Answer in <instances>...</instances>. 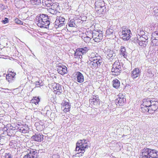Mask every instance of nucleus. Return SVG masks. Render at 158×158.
Wrapping results in <instances>:
<instances>
[{
  "label": "nucleus",
  "instance_id": "obj_8",
  "mask_svg": "<svg viewBox=\"0 0 158 158\" xmlns=\"http://www.w3.org/2000/svg\"><path fill=\"white\" fill-rule=\"evenodd\" d=\"M148 103L145 104L148 105L150 109L151 112L150 113H153L152 111H155L158 108V102L153 100V99H151L150 98H147Z\"/></svg>",
  "mask_w": 158,
  "mask_h": 158
},
{
  "label": "nucleus",
  "instance_id": "obj_40",
  "mask_svg": "<svg viewBox=\"0 0 158 158\" xmlns=\"http://www.w3.org/2000/svg\"><path fill=\"white\" fill-rule=\"evenodd\" d=\"M0 7L2 10H4L7 8L8 6L6 5H4L2 4H0Z\"/></svg>",
  "mask_w": 158,
  "mask_h": 158
},
{
  "label": "nucleus",
  "instance_id": "obj_21",
  "mask_svg": "<svg viewBox=\"0 0 158 158\" xmlns=\"http://www.w3.org/2000/svg\"><path fill=\"white\" fill-rule=\"evenodd\" d=\"M57 71L58 73L61 75H64L67 73V67L65 66H63V67L61 68H57Z\"/></svg>",
  "mask_w": 158,
  "mask_h": 158
},
{
  "label": "nucleus",
  "instance_id": "obj_45",
  "mask_svg": "<svg viewBox=\"0 0 158 158\" xmlns=\"http://www.w3.org/2000/svg\"><path fill=\"white\" fill-rule=\"evenodd\" d=\"M10 74V76H11L12 77L14 78L15 76L16 75V73H14V72H12Z\"/></svg>",
  "mask_w": 158,
  "mask_h": 158
},
{
  "label": "nucleus",
  "instance_id": "obj_42",
  "mask_svg": "<svg viewBox=\"0 0 158 158\" xmlns=\"http://www.w3.org/2000/svg\"><path fill=\"white\" fill-rule=\"evenodd\" d=\"M49 11L52 14H56L57 11L56 10L52 9V8H51L49 9Z\"/></svg>",
  "mask_w": 158,
  "mask_h": 158
},
{
  "label": "nucleus",
  "instance_id": "obj_44",
  "mask_svg": "<svg viewBox=\"0 0 158 158\" xmlns=\"http://www.w3.org/2000/svg\"><path fill=\"white\" fill-rule=\"evenodd\" d=\"M63 65H62V64L61 63H59L56 64V67H58V68H60L63 67Z\"/></svg>",
  "mask_w": 158,
  "mask_h": 158
},
{
  "label": "nucleus",
  "instance_id": "obj_26",
  "mask_svg": "<svg viewBox=\"0 0 158 158\" xmlns=\"http://www.w3.org/2000/svg\"><path fill=\"white\" fill-rule=\"evenodd\" d=\"M29 2L34 7L40 5L41 2V0H31Z\"/></svg>",
  "mask_w": 158,
  "mask_h": 158
},
{
  "label": "nucleus",
  "instance_id": "obj_36",
  "mask_svg": "<svg viewBox=\"0 0 158 158\" xmlns=\"http://www.w3.org/2000/svg\"><path fill=\"white\" fill-rule=\"evenodd\" d=\"M153 10L154 15L156 16H158V8L157 7L155 8Z\"/></svg>",
  "mask_w": 158,
  "mask_h": 158
},
{
  "label": "nucleus",
  "instance_id": "obj_23",
  "mask_svg": "<svg viewBox=\"0 0 158 158\" xmlns=\"http://www.w3.org/2000/svg\"><path fill=\"white\" fill-rule=\"evenodd\" d=\"M120 54L123 56L124 58H126L127 56V53L126 51L125 48L121 46L119 50Z\"/></svg>",
  "mask_w": 158,
  "mask_h": 158
},
{
  "label": "nucleus",
  "instance_id": "obj_47",
  "mask_svg": "<svg viewBox=\"0 0 158 158\" xmlns=\"http://www.w3.org/2000/svg\"><path fill=\"white\" fill-rule=\"evenodd\" d=\"M23 127H21V128L19 129V131L21 132L22 133L23 129Z\"/></svg>",
  "mask_w": 158,
  "mask_h": 158
},
{
  "label": "nucleus",
  "instance_id": "obj_34",
  "mask_svg": "<svg viewBox=\"0 0 158 158\" xmlns=\"http://www.w3.org/2000/svg\"><path fill=\"white\" fill-rule=\"evenodd\" d=\"M158 35V30L156 31L153 33L151 36V40H152L154 37H156Z\"/></svg>",
  "mask_w": 158,
  "mask_h": 158
},
{
  "label": "nucleus",
  "instance_id": "obj_52",
  "mask_svg": "<svg viewBox=\"0 0 158 158\" xmlns=\"http://www.w3.org/2000/svg\"><path fill=\"white\" fill-rule=\"evenodd\" d=\"M32 54L33 55V57L35 58V56L33 53H32Z\"/></svg>",
  "mask_w": 158,
  "mask_h": 158
},
{
  "label": "nucleus",
  "instance_id": "obj_46",
  "mask_svg": "<svg viewBox=\"0 0 158 158\" xmlns=\"http://www.w3.org/2000/svg\"><path fill=\"white\" fill-rule=\"evenodd\" d=\"M52 158H60L59 156L56 155H53L52 156Z\"/></svg>",
  "mask_w": 158,
  "mask_h": 158
},
{
  "label": "nucleus",
  "instance_id": "obj_7",
  "mask_svg": "<svg viewBox=\"0 0 158 158\" xmlns=\"http://www.w3.org/2000/svg\"><path fill=\"white\" fill-rule=\"evenodd\" d=\"M131 30L125 26L122 27L121 37L124 40H127L131 38Z\"/></svg>",
  "mask_w": 158,
  "mask_h": 158
},
{
  "label": "nucleus",
  "instance_id": "obj_1",
  "mask_svg": "<svg viewBox=\"0 0 158 158\" xmlns=\"http://www.w3.org/2000/svg\"><path fill=\"white\" fill-rule=\"evenodd\" d=\"M35 23L39 27L47 29L49 28L50 19L47 15L42 14L40 16L38 15L35 18Z\"/></svg>",
  "mask_w": 158,
  "mask_h": 158
},
{
  "label": "nucleus",
  "instance_id": "obj_3",
  "mask_svg": "<svg viewBox=\"0 0 158 158\" xmlns=\"http://www.w3.org/2000/svg\"><path fill=\"white\" fill-rule=\"evenodd\" d=\"M88 147L87 142L85 139L78 140L76 143V151L78 152L76 154L77 156H82L85 151V149Z\"/></svg>",
  "mask_w": 158,
  "mask_h": 158
},
{
  "label": "nucleus",
  "instance_id": "obj_16",
  "mask_svg": "<svg viewBox=\"0 0 158 158\" xmlns=\"http://www.w3.org/2000/svg\"><path fill=\"white\" fill-rule=\"evenodd\" d=\"M140 73L138 68H135L131 71V77L133 79H135L140 76Z\"/></svg>",
  "mask_w": 158,
  "mask_h": 158
},
{
  "label": "nucleus",
  "instance_id": "obj_17",
  "mask_svg": "<svg viewBox=\"0 0 158 158\" xmlns=\"http://www.w3.org/2000/svg\"><path fill=\"white\" fill-rule=\"evenodd\" d=\"M115 103L117 105H118L119 106H123L125 104L126 99L123 97H118L115 101Z\"/></svg>",
  "mask_w": 158,
  "mask_h": 158
},
{
  "label": "nucleus",
  "instance_id": "obj_27",
  "mask_svg": "<svg viewBox=\"0 0 158 158\" xmlns=\"http://www.w3.org/2000/svg\"><path fill=\"white\" fill-rule=\"evenodd\" d=\"M113 85L114 87L117 89L120 86V82L117 79L114 80L113 81Z\"/></svg>",
  "mask_w": 158,
  "mask_h": 158
},
{
  "label": "nucleus",
  "instance_id": "obj_41",
  "mask_svg": "<svg viewBox=\"0 0 158 158\" xmlns=\"http://www.w3.org/2000/svg\"><path fill=\"white\" fill-rule=\"evenodd\" d=\"M2 22L4 24H6L9 22L8 19L5 18L2 21Z\"/></svg>",
  "mask_w": 158,
  "mask_h": 158
},
{
  "label": "nucleus",
  "instance_id": "obj_9",
  "mask_svg": "<svg viewBox=\"0 0 158 158\" xmlns=\"http://www.w3.org/2000/svg\"><path fill=\"white\" fill-rule=\"evenodd\" d=\"M137 40V42L139 45L143 48L146 47L148 44V38L146 35H143L142 36H139V38Z\"/></svg>",
  "mask_w": 158,
  "mask_h": 158
},
{
  "label": "nucleus",
  "instance_id": "obj_38",
  "mask_svg": "<svg viewBox=\"0 0 158 158\" xmlns=\"http://www.w3.org/2000/svg\"><path fill=\"white\" fill-rule=\"evenodd\" d=\"M92 37V35H91L90 37H85L84 39V40L85 42H88L91 39V38Z\"/></svg>",
  "mask_w": 158,
  "mask_h": 158
},
{
  "label": "nucleus",
  "instance_id": "obj_31",
  "mask_svg": "<svg viewBox=\"0 0 158 158\" xmlns=\"http://www.w3.org/2000/svg\"><path fill=\"white\" fill-rule=\"evenodd\" d=\"M114 31L112 29H109L106 31V36H109L111 35H113Z\"/></svg>",
  "mask_w": 158,
  "mask_h": 158
},
{
  "label": "nucleus",
  "instance_id": "obj_6",
  "mask_svg": "<svg viewBox=\"0 0 158 158\" xmlns=\"http://www.w3.org/2000/svg\"><path fill=\"white\" fill-rule=\"evenodd\" d=\"M91 34L92 37L93 38V40L95 42H99L103 39V32L100 30H94L92 31Z\"/></svg>",
  "mask_w": 158,
  "mask_h": 158
},
{
  "label": "nucleus",
  "instance_id": "obj_18",
  "mask_svg": "<svg viewBox=\"0 0 158 158\" xmlns=\"http://www.w3.org/2000/svg\"><path fill=\"white\" fill-rule=\"evenodd\" d=\"M43 135L42 134H35L31 137V139L33 140L38 142H40L42 141V139L43 138Z\"/></svg>",
  "mask_w": 158,
  "mask_h": 158
},
{
  "label": "nucleus",
  "instance_id": "obj_48",
  "mask_svg": "<svg viewBox=\"0 0 158 158\" xmlns=\"http://www.w3.org/2000/svg\"><path fill=\"white\" fill-rule=\"evenodd\" d=\"M10 130L9 129H7V135H10V134L9 133V132L10 131Z\"/></svg>",
  "mask_w": 158,
  "mask_h": 158
},
{
  "label": "nucleus",
  "instance_id": "obj_39",
  "mask_svg": "<svg viewBox=\"0 0 158 158\" xmlns=\"http://www.w3.org/2000/svg\"><path fill=\"white\" fill-rule=\"evenodd\" d=\"M24 127L23 129L22 133H26L27 132L28 130V127Z\"/></svg>",
  "mask_w": 158,
  "mask_h": 158
},
{
  "label": "nucleus",
  "instance_id": "obj_51",
  "mask_svg": "<svg viewBox=\"0 0 158 158\" xmlns=\"http://www.w3.org/2000/svg\"><path fill=\"white\" fill-rule=\"evenodd\" d=\"M154 38H156V39H158V35L156 37H154L153 39Z\"/></svg>",
  "mask_w": 158,
  "mask_h": 158
},
{
  "label": "nucleus",
  "instance_id": "obj_5",
  "mask_svg": "<svg viewBox=\"0 0 158 158\" xmlns=\"http://www.w3.org/2000/svg\"><path fill=\"white\" fill-rule=\"evenodd\" d=\"M122 70V68L119 61H115L113 65L111 74L113 75L117 76L121 73Z\"/></svg>",
  "mask_w": 158,
  "mask_h": 158
},
{
  "label": "nucleus",
  "instance_id": "obj_10",
  "mask_svg": "<svg viewBox=\"0 0 158 158\" xmlns=\"http://www.w3.org/2000/svg\"><path fill=\"white\" fill-rule=\"evenodd\" d=\"M65 19L62 17H57L55 22L54 26L55 28H57L60 27L65 24Z\"/></svg>",
  "mask_w": 158,
  "mask_h": 158
},
{
  "label": "nucleus",
  "instance_id": "obj_24",
  "mask_svg": "<svg viewBox=\"0 0 158 158\" xmlns=\"http://www.w3.org/2000/svg\"><path fill=\"white\" fill-rule=\"evenodd\" d=\"M52 2L51 0H42V3L44 6L50 7L52 4Z\"/></svg>",
  "mask_w": 158,
  "mask_h": 158
},
{
  "label": "nucleus",
  "instance_id": "obj_2",
  "mask_svg": "<svg viewBox=\"0 0 158 158\" xmlns=\"http://www.w3.org/2000/svg\"><path fill=\"white\" fill-rule=\"evenodd\" d=\"M139 155V158H158V151L145 148L141 150Z\"/></svg>",
  "mask_w": 158,
  "mask_h": 158
},
{
  "label": "nucleus",
  "instance_id": "obj_12",
  "mask_svg": "<svg viewBox=\"0 0 158 158\" xmlns=\"http://www.w3.org/2000/svg\"><path fill=\"white\" fill-rule=\"evenodd\" d=\"M147 99H144L143 100V103L141 105V107L140 109L139 110L142 112L146 113L148 111H150V109L148 105L145 104L148 103V101Z\"/></svg>",
  "mask_w": 158,
  "mask_h": 158
},
{
  "label": "nucleus",
  "instance_id": "obj_37",
  "mask_svg": "<svg viewBox=\"0 0 158 158\" xmlns=\"http://www.w3.org/2000/svg\"><path fill=\"white\" fill-rule=\"evenodd\" d=\"M4 157L5 158H13V156L9 153H5Z\"/></svg>",
  "mask_w": 158,
  "mask_h": 158
},
{
  "label": "nucleus",
  "instance_id": "obj_19",
  "mask_svg": "<svg viewBox=\"0 0 158 158\" xmlns=\"http://www.w3.org/2000/svg\"><path fill=\"white\" fill-rule=\"evenodd\" d=\"M75 75L77 77V81L80 83H82L84 81V77L83 74L80 72H77Z\"/></svg>",
  "mask_w": 158,
  "mask_h": 158
},
{
  "label": "nucleus",
  "instance_id": "obj_4",
  "mask_svg": "<svg viewBox=\"0 0 158 158\" xmlns=\"http://www.w3.org/2000/svg\"><path fill=\"white\" fill-rule=\"evenodd\" d=\"M89 60L90 61L89 65L93 69L97 68L101 65L102 62L101 57L100 56H91L89 57Z\"/></svg>",
  "mask_w": 158,
  "mask_h": 158
},
{
  "label": "nucleus",
  "instance_id": "obj_11",
  "mask_svg": "<svg viewBox=\"0 0 158 158\" xmlns=\"http://www.w3.org/2000/svg\"><path fill=\"white\" fill-rule=\"evenodd\" d=\"M89 50L88 48L85 47L78 48L76 50V52H75V56H79V58L81 59L82 58V55L85 54Z\"/></svg>",
  "mask_w": 158,
  "mask_h": 158
},
{
  "label": "nucleus",
  "instance_id": "obj_28",
  "mask_svg": "<svg viewBox=\"0 0 158 158\" xmlns=\"http://www.w3.org/2000/svg\"><path fill=\"white\" fill-rule=\"evenodd\" d=\"M59 6V4L58 3L52 2L50 7L52 8V9L57 11L58 9L59 8V7H58Z\"/></svg>",
  "mask_w": 158,
  "mask_h": 158
},
{
  "label": "nucleus",
  "instance_id": "obj_35",
  "mask_svg": "<svg viewBox=\"0 0 158 158\" xmlns=\"http://www.w3.org/2000/svg\"><path fill=\"white\" fill-rule=\"evenodd\" d=\"M35 84L36 87H38L40 86H42L43 85V83L42 81H41V82H40L39 81H36L35 82Z\"/></svg>",
  "mask_w": 158,
  "mask_h": 158
},
{
  "label": "nucleus",
  "instance_id": "obj_49",
  "mask_svg": "<svg viewBox=\"0 0 158 158\" xmlns=\"http://www.w3.org/2000/svg\"><path fill=\"white\" fill-rule=\"evenodd\" d=\"M12 72L11 71H10V70H8V74H10Z\"/></svg>",
  "mask_w": 158,
  "mask_h": 158
},
{
  "label": "nucleus",
  "instance_id": "obj_20",
  "mask_svg": "<svg viewBox=\"0 0 158 158\" xmlns=\"http://www.w3.org/2000/svg\"><path fill=\"white\" fill-rule=\"evenodd\" d=\"M100 100L98 96H94L92 99L90 100V102L91 104L97 105L100 102Z\"/></svg>",
  "mask_w": 158,
  "mask_h": 158
},
{
  "label": "nucleus",
  "instance_id": "obj_22",
  "mask_svg": "<svg viewBox=\"0 0 158 158\" xmlns=\"http://www.w3.org/2000/svg\"><path fill=\"white\" fill-rule=\"evenodd\" d=\"M63 106L62 107L63 109V111L64 112H66L69 111L70 110V106L69 103L67 102H64L63 103Z\"/></svg>",
  "mask_w": 158,
  "mask_h": 158
},
{
  "label": "nucleus",
  "instance_id": "obj_53",
  "mask_svg": "<svg viewBox=\"0 0 158 158\" xmlns=\"http://www.w3.org/2000/svg\"><path fill=\"white\" fill-rule=\"evenodd\" d=\"M101 0H98V1L99 2H101Z\"/></svg>",
  "mask_w": 158,
  "mask_h": 158
},
{
  "label": "nucleus",
  "instance_id": "obj_30",
  "mask_svg": "<svg viewBox=\"0 0 158 158\" xmlns=\"http://www.w3.org/2000/svg\"><path fill=\"white\" fill-rule=\"evenodd\" d=\"M75 20L74 19L70 20L68 23V26L69 27H75L76 25L75 22Z\"/></svg>",
  "mask_w": 158,
  "mask_h": 158
},
{
  "label": "nucleus",
  "instance_id": "obj_33",
  "mask_svg": "<svg viewBox=\"0 0 158 158\" xmlns=\"http://www.w3.org/2000/svg\"><path fill=\"white\" fill-rule=\"evenodd\" d=\"M6 78L9 82H11L14 79L11 76H10V74H8L6 75Z\"/></svg>",
  "mask_w": 158,
  "mask_h": 158
},
{
  "label": "nucleus",
  "instance_id": "obj_29",
  "mask_svg": "<svg viewBox=\"0 0 158 158\" xmlns=\"http://www.w3.org/2000/svg\"><path fill=\"white\" fill-rule=\"evenodd\" d=\"M31 101L32 103H34L35 105H37V104H38L39 102L40 101V99L39 97H33V99H32Z\"/></svg>",
  "mask_w": 158,
  "mask_h": 158
},
{
  "label": "nucleus",
  "instance_id": "obj_13",
  "mask_svg": "<svg viewBox=\"0 0 158 158\" xmlns=\"http://www.w3.org/2000/svg\"><path fill=\"white\" fill-rule=\"evenodd\" d=\"M36 150L33 149H29L27 151V153L24 156L23 158H38L37 157Z\"/></svg>",
  "mask_w": 158,
  "mask_h": 158
},
{
  "label": "nucleus",
  "instance_id": "obj_15",
  "mask_svg": "<svg viewBox=\"0 0 158 158\" xmlns=\"http://www.w3.org/2000/svg\"><path fill=\"white\" fill-rule=\"evenodd\" d=\"M52 86L55 94L59 95L62 93L61 86L59 84L54 83L52 84Z\"/></svg>",
  "mask_w": 158,
  "mask_h": 158
},
{
  "label": "nucleus",
  "instance_id": "obj_50",
  "mask_svg": "<svg viewBox=\"0 0 158 158\" xmlns=\"http://www.w3.org/2000/svg\"><path fill=\"white\" fill-rule=\"evenodd\" d=\"M4 89L6 90V91H5V92H7V91L9 90V89Z\"/></svg>",
  "mask_w": 158,
  "mask_h": 158
},
{
  "label": "nucleus",
  "instance_id": "obj_43",
  "mask_svg": "<svg viewBox=\"0 0 158 158\" xmlns=\"http://www.w3.org/2000/svg\"><path fill=\"white\" fill-rule=\"evenodd\" d=\"M15 22L16 23L20 24H23V23L21 21L19 20L18 19L16 18L15 19Z\"/></svg>",
  "mask_w": 158,
  "mask_h": 158
},
{
  "label": "nucleus",
  "instance_id": "obj_32",
  "mask_svg": "<svg viewBox=\"0 0 158 158\" xmlns=\"http://www.w3.org/2000/svg\"><path fill=\"white\" fill-rule=\"evenodd\" d=\"M151 40L152 42V43H151V45L155 46L158 45V39L154 38Z\"/></svg>",
  "mask_w": 158,
  "mask_h": 158
},
{
  "label": "nucleus",
  "instance_id": "obj_25",
  "mask_svg": "<svg viewBox=\"0 0 158 158\" xmlns=\"http://www.w3.org/2000/svg\"><path fill=\"white\" fill-rule=\"evenodd\" d=\"M107 56L106 57L108 59H113L115 56V53H114L112 50L106 52Z\"/></svg>",
  "mask_w": 158,
  "mask_h": 158
},
{
  "label": "nucleus",
  "instance_id": "obj_54",
  "mask_svg": "<svg viewBox=\"0 0 158 158\" xmlns=\"http://www.w3.org/2000/svg\"><path fill=\"white\" fill-rule=\"evenodd\" d=\"M91 36V35H89V36L87 35L86 37H90V36Z\"/></svg>",
  "mask_w": 158,
  "mask_h": 158
},
{
  "label": "nucleus",
  "instance_id": "obj_14",
  "mask_svg": "<svg viewBox=\"0 0 158 158\" xmlns=\"http://www.w3.org/2000/svg\"><path fill=\"white\" fill-rule=\"evenodd\" d=\"M97 0L95 3V9L96 10L100 12L103 11L104 9L105 8V7L104 3L103 0H101V2H99Z\"/></svg>",
  "mask_w": 158,
  "mask_h": 158
}]
</instances>
